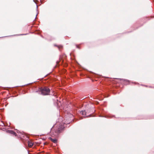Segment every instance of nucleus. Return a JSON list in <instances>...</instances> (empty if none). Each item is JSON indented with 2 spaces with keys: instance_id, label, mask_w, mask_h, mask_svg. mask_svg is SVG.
Here are the masks:
<instances>
[{
  "instance_id": "39448f33",
  "label": "nucleus",
  "mask_w": 154,
  "mask_h": 154,
  "mask_svg": "<svg viewBox=\"0 0 154 154\" xmlns=\"http://www.w3.org/2000/svg\"><path fill=\"white\" fill-rule=\"evenodd\" d=\"M120 79V80H123V82H124L125 83V82H127V83H126V84L127 85L128 84H129V80H126V79Z\"/></svg>"
},
{
  "instance_id": "f257e3e1",
  "label": "nucleus",
  "mask_w": 154,
  "mask_h": 154,
  "mask_svg": "<svg viewBox=\"0 0 154 154\" xmlns=\"http://www.w3.org/2000/svg\"><path fill=\"white\" fill-rule=\"evenodd\" d=\"M39 93L43 95H49L50 92V89L47 87H41L39 88Z\"/></svg>"
},
{
  "instance_id": "6e6552de",
  "label": "nucleus",
  "mask_w": 154,
  "mask_h": 154,
  "mask_svg": "<svg viewBox=\"0 0 154 154\" xmlns=\"http://www.w3.org/2000/svg\"><path fill=\"white\" fill-rule=\"evenodd\" d=\"M50 140L53 142L56 143L57 142V140L56 139H53L51 137H50Z\"/></svg>"
},
{
  "instance_id": "20e7f679",
  "label": "nucleus",
  "mask_w": 154,
  "mask_h": 154,
  "mask_svg": "<svg viewBox=\"0 0 154 154\" xmlns=\"http://www.w3.org/2000/svg\"><path fill=\"white\" fill-rule=\"evenodd\" d=\"M7 132L8 133L11 134H13V135H14L15 136H16L17 134L14 131H13L12 130H8L7 131Z\"/></svg>"
},
{
  "instance_id": "1a4fd4ad",
  "label": "nucleus",
  "mask_w": 154,
  "mask_h": 154,
  "mask_svg": "<svg viewBox=\"0 0 154 154\" xmlns=\"http://www.w3.org/2000/svg\"><path fill=\"white\" fill-rule=\"evenodd\" d=\"M54 46H57V47L59 49H60V48H62V46L61 45V46H57L56 45H54Z\"/></svg>"
},
{
  "instance_id": "9b49d317",
  "label": "nucleus",
  "mask_w": 154,
  "mask_h": 154,
  "mask_svg": "<svg viewBox=\"0 0 154 154\" xmlns=\"http://www.w3.org/2000/svg\"><path fill=\"white\" fill-rule=\"evenodd\" d=\"M36 8H37V11H38V6L37 5H36Z\"/></svg>"
},
{
  "instance_id": "f8f14e48",
  "label": "nucleus",
  "mask_w": 154,
  "mask_h": 154,
  "mask_svg": "<svg viewBox=\"0 0 154 154\" xmlns=\"http://www.w3.org/2000/svg\"><path fill=\"white\" fill-rule=\"evenodd\" d=\"M76 47L77 48H79V47L78 45H76Z\"/></svg>"
},
{
  "instance_id": "4468645a",
  "label": "nucleus",
  "mask_w": 154,
  "mask_h": 154,
  "mask_svg": "<svg viewBox=\"0 0 154 154\" xmlns=\"http://www.w3.org/2000/svg\"><path fill=\"white\" fill-rule=\"evenodd\" d=\"M18 130H17V133L18 132Z\"/></svg>"
},
{
  "instance_id": "7ed1b4c3",
  "label": "nucleus",
  "mask_w": 154,
  "mask_h": 154,
  "mask_svg": "<svg viewBox=\"0 0 154 154\" xmlns=\"http://www.w3.org/2000/svg\"><path fill=\"white\" fill-rule=\"evenodd\" d=\"M63 60H62V58H60V61H57L56 62V65L55 66L56 67H58L60 65L63 64Z\"/></svg>"
},
{
  "instance_id": "f03ea898",
  "label": "nucleus",
  "mask_w": 154,
  "mask_h": 154,
  "mask_svg": "<svg viewBox=\"0 0 154 154\" xmlns=\"http://www.w3.org/2000/svg\"><path fill=\"white\" fill-rule=\"evenodd\" d=\"M63 127H62L61 125H59V127L57 128V129L54 132H52L51 134L52 136H57L61 132V131L63 129Z\"/></svg>"
},
{
  "instance_id": "9d476101",
  "label": "nucleus",
  "mask_w": 154,
  "mask_h": 154,
  "mask_svg": "<svg viewBox=\"0 0 154 154\" xmlns=\"http://www.w3.org/2000/svg\"><path fill=\"white\" fill-rule=\"evenodd\" d=\"M101 117H105V118H108V117H108L107 116H101Z\"/></svg>"
},
{
  "instance_id": "2eb2a0df",
  "label": "nucleus",
  "mask_w": 154,
  "mask_h": 154,
  "mask_svg": "<svg viewBox=\"0 0 154 154\" xmlns=\"http://www.w3.org/2000/svg\"><path fill=\"white\" fill-rule=\"evenodd\" d=\"M33 1L34 2V0H33Z\"/></svg>"
},
{
  "instance_id": "423d86ee",
  "label": "nucleus",
  "mask_w": 154,
  "mask_h": 154,
  "mask_svg": "<svg viewBox=\"0 0 154 154\" xmlns=\"http://www.w3.org/2000/svg\"><path fill=\"white\" fill-rule=\"evenodd\" d=\"M28 145L29 147H31L33 145V143L31 141H28Z\"/></svg>"
},
{
  "instance_id": "ddd939ff",
  "label": "nucleus",
  "mask_w": 154,
  "mask_h": 154,
  "mask_svg": "<svg viewBox=\"0 0 154 154\" xmlns=\"http://www.w3.org/2000/svg\"><path fill=\"white\" fill-rule=\"evenodd\" d=\"M37 15H36L35 18H36V16H37Z\"/></svg>"
},
{
  "instance_id": "0eeeda50",
  "label": "nucleus",
  "mask_w": 154,
  "mask_h": 154,
  "mask_svg": "<svg viewBox=\"0 0 154 154\" xmlns=\"http://www.w3.org/2000/svg\"><path fill=\"white\" fill-rule=\"evenodd\" d=\"M80 114L83 116H85L86 115V112L85 110H82L80 112Z\"/></svg>"
}]
</instances>
